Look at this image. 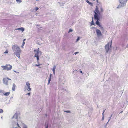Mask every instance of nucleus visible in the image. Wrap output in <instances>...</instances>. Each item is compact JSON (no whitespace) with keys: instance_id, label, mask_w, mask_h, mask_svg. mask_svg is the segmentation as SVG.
<instances>
[{"instance_id":"1a4fd4ad","label":"nucleus","mask_w":128,"mask_h":128,"mask_svg":"<svg viewBox=\"0 0 128 128\" xmlns=\"http://www.w3.org/2000/svg\"><path fill=\"white\" fill-rule=\"evenodd\" d=\"M95 13L98 14H100V12L98 10V8L97 6H96V8L94 12V14H95Z\"/></svg>"},{"instance_id":"9b49d317","label":"nucleus","mask_w":128,"mask_h":128,"mask_svg":"<svg viewBox=\"0 0 128 128\" xmlns=\"http://www.w3.org/2000/svg\"><path fill=\"white\" fill-rule=\"evenodd\" d=\"M100 20H96V24L99 26L100 27L101 26V25L100 24V22H99V21H100Z\"/></svg>"},{"instance_id":"2eb2a0df","label":"nucleus","mask_w":128,"mask_h":128,"mask_svg":"<svg viewBox=\"0 0 128 128\" xmlns=\"http://www.w3.org/2000/svg\"><path fill=\"white\" fill-rule=\"evenodd\" d=\"M45 128H48L49 127V125L48 123L46 122L45 124Z\"/></svg>"},{"instance_id":"680f3d73","label":"nucleus","mask_w":128,"mask_h":128,"mask_svg":"<svg viewBox=\"0 0 128 128\" xmlns=\"http://www.w3.org/2000/svg\"><path fill=\"white\" fill-rule=\"evenodd\" d=\"M38 68H40V66L38 67Z\"/></svg>"},{"instance_id":"f257e3e1","label":"nucleus","mask_w":128,"mask_h":128,"mask_svg":"<svg viewBox=\"0 0 128 128\" xmlns=\"http://www.w3.org/2000/svg\"><path fill=\"white\" fill-rule=\"evenodd\" d=\"M12 49L14 54L20 59L21 52L20 48L16 44L13 45Z\"/></svg>"},{"instance_id":"0eeeda50","label":"nucleus","mask_w":128,"mask_h":128,"mask_svg":"<svg viewBox=\"0 0 128 128\" xmlns=\"http://www.w3.org/2000/svg\"><path fill=\"white\" fill-rule=\"evenodd\" d=\"M100 14L95 13L94 15V18L96 20H100V18L99 15Z\"/></svg>"},{"instance_id":"37998d69","label":"nucleus","mask_w":128,"mask_h":128,"mask_svg":"<svg viewBox=\"0 0 128 128\" xmlns=\"http://www.w3.org/2000/svg\"><path fill=\"white\" fill-rule=\"evenodd\" d=\"M79 53V52H76L74 54H75V55H76L77 54H78Z\"/></svg>"},{"instance_id":"4be33fe9","label":"nucleus","mask_w":128,"mask_h":128,"mask_svg":"<svg viewBox=\"0 0 128 128\" xmlns=\"http://www.w3.org/2000/svg\"><path fill=\"white\" fill-rule=\"evenodd\" d=\"M27 89L30 92L31 91V89L30 88V86L28 87V88Z\"/></svg>"},{"instance_id":"423d86ee","label":"nucleus","mask_w":128,"mask_h":128,"mask_svg":"<svg viewBox=\"0 0 128 128\" xmlns=\"http://www.w3.org/2000/svg\"><path fill=\"white\" fill-rule=\"evenodd\" d=\"M119 2L120 4L124 6L126 4L127 0H119Z\"/></svg>"},{"instance_id":"5fc2aeb1","label":"nucleus","mask_w":128,"mask_h":128,"mask_svg":"<svg viewBox=\"0 0 128 128\" xmlns=\"http://www.w3.org/2000/svg\"><path fill=\"white\" fill-rule=\"evenodd\" d=\"M53 72V74H54V75H55V72L54 71V72Z\"/></svg>"},{"instance_id":"dca6fc26","label":"nucleus","mask_w":128,"mask_h":128,"mask_svg":"<svg viewBox=\"0 0 128 128\" xmlns=\"http://www.w3.org/2000/svg\"><path fill=\"white\" fill-rule=\"evenodd\" d=\"M17 30H21V31H22V32H23L24 30V28H18Z\"/></svg>"},{"instance_id":"052dcab7","label":"nucleus","mask_w":128,"mask_h":128,"mask_svg":"<svg viewBox=\"0 0 128 128\" xmlns=\"http://www.w3.org/2000/svg\"><path fill=\"white\" fill-rule=\"evenodd\" d=\"M2 118H3V117L2 116L1 117V118H2Z\"/></svg>"},{"instance_id":"13d9d810","label":"nucleus","mask_w":128,"mask_h":128,"mask_svg":"<svg viewBox=\"0 0 128 128\" xmlns=\"http://www.w3.org/2000/svg\"><path fill=\"white\" fill-rule=\"evenodd\" d=\"M106 110H104V111H103V112H105V111H106Z\"/></svg>"},{"instance_id":"5701e85b","label":"nucleus","mask_w":128,"mask_h":128,"mask_svg":"<svg viewBox=\"0 0 128 128\" xmlns=\"http://www.w3.org/2000/svg\"><path fill=\"white\" fill-rule=\"evenodd\" d=\"M16 125L17 126L16 127H14L13 128H17L18 127L19 128H20V126L19 124L18 123H17L16 124Z\"/></svg>"},{"instance_id":"cd10ccee","label":"nucleus","mask_w":128,"mask_h":128,"mask_svg":"<svg viewBox=\"0 0 128 128\" xmlns=\"http://www.w3.org/2000/svg\"><path fill=\"white\" fill-rule=\"evenodd\" d=\"M100 12H104V10L102 7H101L100 8Z\"/></svg>"},{"instance_id":"338daca9","label":"nucleus","mask_w":128,"mask_h":128,"mask_svg":"<svg viewBox=\"0 0 128 128\" xmlns=\"http://www.w3.org/2000/svg\"><path fill=\"white\" fill-rule=\"evenodd\" d=\"M121 112H123V111H122Z\"/></svg>"},{"instance_id":"9d476101","label":"nucleus","mask_w":128,"mask_h":128,"mask_svg":"<svg viewBox=\"0 0 128 128\" xmlns=\"http://www.w3.org/2000/svg\"><path fill=\"white\" fill-rule=\"evenodd\" d=\"M34 52H36V53L34 57L36 56H39V51H38V50H34Z\"/></svg>"},{"instance_id":"7ed1b4c3","label":"nucleus","mask_w":128,"mask_h":128,"mask_svg":"<svg viewBox=\"0 0 128 128\" xmlns=\"http://www.w3.org/2000/svg\"><path fill=\"white\" fill-rule=\"evenodd\" d=\"M112 41H111L110 43H108L106 46L105 47L106 53H108L109 52L110 48L112 45Z\"/></svg>"},{"instance_id":"09e8293b","label":"nucleus","mask_w":128,"mask_h":128,"mask_svg":"<svg viewBox=\"0 0 128 128\" xmlns=\"http://www.w3.org/2000/svg\"><path fill=\"white\" fill-rule=\"evenodd\" d=\"M24 46V45H23L22 44V48H23V47Z\"/></svg>"},{"instance_id":"58836bf2","label":"nucleus","mask_w":128,"mask_h":128,"mask_svg":"<svg viewBox=\"0 0 128 128\" xmlns=\"http://www.w3.org/2000/svg\"><path fill=\"white\" fill-rule=\"evenodd\" d=\"M8 53V51L7 50H6V51L4 53V54H7Z\"/></svg>"},{"instance_id":"de8ad7c7","label":"nucleus","mask_w":128,"mask_h":128,"mask_svg":"<svg viewBox=\"0 0 128 128\" xmlns=\"http://www.w3.org/2000/svg\"><path fill=\"white\" fill-rule=\"evenodd\" d=\"M126 48H128V44H127V46L126 47Z\"/></svg>"},{"instance_id":"e2e57ef3","label":"nucleus","mask_w":128,"mask_h":128,"mask_svg":"<svg viewBox=\"0 0 128 128\" xmlns=\"http://www.w3.org/2000/svg\"><path fill=\"white\" fill-rule=\"evenodd\" d=\"M17 108L18 109H19V108Z\"/></svg>"},{"instance_id":"a211bd4d","label":"nucleus","mask_w":128,"mask_h":128,"mask_svg":"<svg viewBox=\"0 0 128 128\" xmlns=\"http://www.w3.org/2000/svg\"><path fill=\"white\" fill-rule=\"evenodd\" d=\"M123 6H123V5H122V4H121V5L120 4L118 6V7H117V8L118 9V8H120L121 7H123Z\"/></svg>"},{"instance_id":"3c124183","label":"nucleus","mask_w":128,"mask_h":128,"mask_svg":"<svg viewBox=\"0 0 128 128\" xmlns=\"http://www.w3.org/2000/svg\"><path fill=\"white\" fill-rule=\"evenodd\" d=\"M80 73H82V74H83L81 70H80Z\"/></svg>"},{"instance_id":"412c9836","label":"nucleus","mask_w":128,"mask_h":128,"mask_svg":"<svg viewBox=\"0 0 128 128\" xmlns=\"http://www.w3.org/2000/svg\"><path fill=\"white\" fill-rule=\"evenodd\" d=\"M51 77H50L48 81V85H49L50 84V82L51 81Z\"/></svg>"},{"instance_id":"ea45409f","label":"nucleus","mask_w":128,"mask_h":128,"mask_svg":"<svg viewBox=\"0 0 128 128\" xmlns=\"http://www.w3.org/2000/svg\"><path fill=\"white\" fill-rule=\"evenodd\" d=\"M100 29L102 30H104V28L101 26L100 27Z\"/></svg>"},{"instance_id":"a18cd8bd","label":"nucleus","mask_w":128,"mask_h":128,"mask_svg":"<svg viewBox=\"0 0 128 128\" xmlns=\"http://www.w3.org/2000/svg\"><path fill=\"white\" fill-rule=\"evenodd\" d=\"M14 72H16V73H19V72H16V71H15V70H14Z\"/></svg>"},{"instance_id":"c756f323","label":"nucleus","mask_w":128,"mask_h":128,"mask_svg":"<svg viewBox=\"0 0 128 128\" xmlns=\"http://www.w3.org/2000/svg\"><path fill=\"white\" fill-rule=\"evenodd\" d=\"M39 9L38 8V7H36L34 9L35 12H36Z\"/></svg>"},{"instance_id":"6e6d98bb","label":"nucleus","mask_w":128,"mask_h":128,"mask_svg":"<svg viewBox=\"0 0 128 128\" xmlns=\"http://www.w3.org/2000/svg\"><path fill=\"white\" fill-rule=\"evenodd\" d=\"M45 116L46 117H47V114H45Z\"/></svg>"},{"instance_id":"4c0bfd02","label":"nucleus","mask_w":128,"mask_h":128,"mask_svg":"<svg viewBox=\"0 0 128 128\" xmlns=\"http://www.w3.org/2000/svg\"><path fill=\"white\" fill-rule=\"evenodd\" d=\"M4 90H0V93H4Z\"/></svg>"},{"instance_id":"f8f14e48","label":"nucleus","mask_w":128,"mask_h":128,"mask_svg":"<svg viewBox=\"0 0 128 128\" xmlns=\"http://www.w3.org/2000/svg\"><path fill=\"white\" fill-rule=\"evenodd\" d=\"M16 86L15 84H14L13 85V86L12 87V90L13 91H15L16 90Z\"/></svg>"},{"instance_id":"69168bd1","label":"nucleus","mask_w":128,"mask_h":128,"mask_svg":"<svg viewBox=\"0 0 128 128\" xmlns=\"http://www.w3.org/2000/svg\"><path fill=\"white\" fill-rule=\"evenodd\" d=\"M2 112H0V113H2Z\"/></svg>"},{"instance_id":"f704fd0d","label":"nucleus","mask_w":128,"mask_h":128,"mask_svg":"<svg viewBox=\"0 0 128 128\" xmlns=\"http://www.w3.org/2000/svg\"><path fill=\"white\" fill-rule=\"evenodd\" d=\"M86 77L88 76L89 75V73H87L86 74Z\"/></svg>"},{"instance_id":"8fccbe9b","label":"nucleus","mask_w":128,"mask_h":128,"mask_svg":"<svg viewBox=\"0 0 128 128\" xmlns=\"http://www.w3.org/2000/svg\"><path fill=\"white\" fill-rule=\"evenodd\" d=\"M64 112H70V111H64Z\"/></svg>"},{"instance_id":"4468645a","label":"nucleus","mask_w":128,"mask_h":128,"mask_svg":"<svg viewBox=\"0 0 128 128\" xmlns=\"http://www.w3.org/2000/svg\"><path fill=\"white\" fill-rule=\"evenodd\" d=\"M10 92H9L4 94V95L6 96H8L9 95Z\"/></svg>"},{"instance_id":"603ef678","label":"nucleus","mask_w":128,"mask_h":128,"mask_svg":"<svg viewBox=\"0 0 128 128\" xmlns=\"http://www.w3.org/2000/svg\"><path fill=\"white\" fill-rule=\"evenodd\" d=\"M52 75L51 74H50V77H51V76H52Z\"/></svg>"},{"instance_id":"b1692460","label":"nucleus","mask_w":128,"mask_h":128,"mask_svg":"<svg viewBox=\"0 0 128 128\" xmlns=\"http://www.w3.org/2000/svg\"><path fill=\"white\" fill-rule=\"evenodd\" d=\"M26 85L28 87L30 86V83L28 82L26 83Z\"/></svg>"},{"instance_id":"393cba45","label":"nucleus","mask_w":128,"mask_h":128,"mask_svg":"<svg viewBox=\"0 0 128 128\" xmlns=\"http://www.w3.org/2000/svg\"><path fill=\"white\" fill-rule=\"evenodd\" d=\"M104 112H103L102 114V120H103L104 119Z\"/></svg>"},{"instance_id":"72a5a7b5","label":"nucleus","mask_w":128,"mask_h":128,"mask_svg":"<svg viewBox=\"0 0 128 128\" xmlns=\"http://www.w3.org/2000/svg\"><path fill=\"white\" fill-rule=\"evenodd\" d=\"M80 39V37H78L77 40H76V42H78Z\"/></svg>"},{"instance_id":"c03bdc74","label":"nucleus","mask_w":128,"mask_h":128,"mask_svg":"<svg viewBox=\"0 0 128 128\" xmlns=\"http://www.w3.org/2000/svg\"><path fill=\"white\" fill-rule=\"evenodd\" d=\"M26 95H28L29 96H30V93H29L27 94H26Z\"/></svg>"},{"instance_id":"aec40b11","label":"nucleus","mask_w":128,"mask_h":128,"mask_svg":"<svg viewBox=\"0 0 128 128\" xmlns=\"http://www.w3.org/2000/svg\"><path fill=\"white\" fill-rule=\"evenodd\" d=\"M17 2L18 3H20L22 2V0H16Z\"/></svg>"},{"instance_id":"6e6552de","label":"nucleus","mask_w":128,"mask_h":128,"mask_svg":"<svg viewBox=\"0 0 128 128\" xmlns=\"http://www.w3.org/2000/svg\"><path fill=\"white\" fill-rule=\"evenodd\" d=\"M97 35L98 36H102V34L100 30L98 29H97L96 30Z\"/></svg>"},{"instance_id":"0e129e2a","label":"nucleus","mask_w":128,"mask_h":128,"mask_svg":"<svg viewBox=\"0 0 128 128\" xmlns=\"http://www.w3.org/2000/svg\"><path fill=\"white\" fill-rule=\"evenodd\" d=\"M91 111H92V110L91 109Z\"/></svg>"},{"instance_id":"f03ea898","label":"nucleus","mask_w":128,"mask_h":128,"mask_svg":"<svg viewBox=\"0 0 128 128\" xmlns=\"http://www.w3.org/2000/svg\"><path fill=\"white\" fill-rule=\"evenodd\" d=\"M2 68H3L2 70H4L8 71L10 70L12 68V66L10 64H6L5 66H2Z\"/></svg>"},{"instance_id":"79ce46f5","label":"nucleus","mask_w":128,"mask_h":128,"mask_svg":"<svg viewBox=\"0 0 128 128\" xmlns=\"http://www.w3.org/2000/svg\"><path fill=\"white\" fill-rule=\"evenodd\" d=\"M3 111H4L0 109V112H3Z\"/></svg>"},{"instance_id":"473e14b6","label":"nucleus","mask_w":128,"mask_h":128,"mask_svg":"<svg viewBox=\"0 0 128 128\" xmlns=\"http://www.w3.org/2000/svg\"><path fill=\"white\" fill-rule=\"evenodd\" d=\"M38 51H39V54H40V55H41V54H42V52H41V51H40L39 50V48H38Z\"/></svg>"},{"instance_id":"e433bc0d","label":"nucleus","mask_w":128,"mask_h":128,"mask_svg":"<svg viewBox=\"0 0 128 128\" xmlns=\"http://www.w3.org/2000/svg\"><path fill=\"white\" fill-rule=\"evenodd\" d=\"M86 2H87V3H88V4L90 3V2L88 0H86Z\"/></svg>"},{"instance_id":"774afa93","label":"nucleus","mask_w":128,"mask_h":128,"mask_svg":"<svg viewBox=\"0 0 128 128\" xmlns=\"http://www.w3.org/2000/svg\"><path fill=\"white\" fill-rule=\"evenodd\" d=\"M95 0H93L94 1H95Z\"/></svg>"},{"instance_id":"6ab92c4d","label":"nucleus","mask_w":128,"mask_h":128,"mask_svg":"<svg viewBox=\"0 0 128 128\" xmlns=\"http://www.w3.org/2000/svg\"><path fill=\"white\" fill-rule=\"evenodd\" d=\"M56 67L55 66H54L53 68L52 69V70L53 72L54 71V72L55 71V70H56Z\"/></svg>"},{"instance_id":"49530a36","label":"nucleus","mask_w":128,"mask_h":128,"mask_svg":"<svg viewBox=\"0 0 128 128\" xmlns=\"http://www.w3.org/2000/svg\"><path fill=\"white\" fill-rule=\"evenodd\" d=\"M25 44V42H23L22 44H23V45H24Z\"/></svg>"},{"instance_id":"4d7b16f0","label":"nucleus","mask_w":128,"mask_h":128,"mask_svg":"<svg viewBox=\"0 0 128 128\" xmlns=\"http://www.w3.org/2000/svg\"><path fill=\"white\" fill-rule=\"evenodd\" d=\"M96 2H98V0H96Z\"/></svg>"},{"instance_id":"c85d7f7f","label":"nucleus","mask_w":128,"mask_h":128,"mask_svg":"<svg viewBox=\"0 0 128 128\" xmlns=\"http://www.w3.org/2000/svg\"><path fill=\"white\" fill-rule=\"evenodd\" d=\"M27 128L28 126L24 124V125L23 128Z\"/></svg>"},{"instance_id":"2f4dec72","label":"nucleus","mask_w":128,"mask_h":128,"mask_svg":"<svg viewBox=\"0 0 128 128\" xmlns=\"http://www.w3.org/2000/svg\"><path fill=\"white\" fill-rule=\"evenodd\" d=\"M73 31V30L72 29H70L69 30V31L68 33H70V32H72Z\"/></svg>"},{"instance_id":"7c9ffc66","label":"nucleus","mask_w":128,"mask_h":128,"mask_svg":"<svg viewBox=\"0 0 128 128\" xmlns=\"http://www.w3.org/2000/svg\"><path fill=\"white\" fill-rule=\"evenodd\" d=\"M112 114L110 116V119H109V120L108 121V122H107V123L106 124V126L107 125V124H108V122H109V121H110V118H112Z\"/></svg>"},{"instance_id":"a19ab883","label":"nucleus","mask_w":128,"mask_h":128,"mask_svg":"<svg viewBox=\"0 0 128 128\" xmlns=\"http://www.w3.org/2000/svg\"><path fill=\"white\" fill-rule=\"evenodd\" d=\"M89 4L91 6H93V4L92 3L90 2V3Z\"/></svg>"},{"instance_id":"39448f33","label":"nucleus","mask_w":128,"mask_h":128,"mask_svg":"<svg viewBox=\"0 0 128 128\" xmlns=\"http://www.w3.org/2000/svg\"><path fill=\"white\" fill-rule=\"evenodd\" d=\"M20 112H16L12 118L13 119L15 118L16 119H17L18 117H20Z\"/></svg>"},{"instance_id":"20e7f679","label":"nucleus","mask_w":128,"mask_h":128,"mask_svg":"<svg viewBox=\"0 0 128 128\" xmlns=\"http://www.w3.org/2000/svg\"><path fill=\"white\" fill-rule=\"evenodd\" d=\"M8 80H10V82H12L11 79L9 78L8 77L4 78L3 80L4 84L6 86L8 85Z\"/></svg>"},{"instance_id":"ddd939ff","label":"nucleus","mask_w":128,"mask_h":128,"mask_svg":"<svg viewBox=\"0 0 128 128\" xmlns=\"http://www.w3.org/2000/svg\"><path fill=\"white\" fill-rule=\"evenodd\" d=\"M58 3L60 4L61 6H64L65 4V2H58Z\"/></svg>"},{"instance_id":"a878e982","label":"nucleus","mask_w":128,"mask_h":128,"mask_svg":"<svg viewBox=\"0 0 128 128\" xmlns=\"http://www.w3.org/2000/svg\"><path fill=\"white\" fill-rule=\"evenodd\" d=\"M36 58H37V60L38 62V63H39V56H36L35 57Z\"/></svg>"},{"instance_id":"864d4df0","label":"nucleus","mask_w":128,"mask_h":128,"mask_svg":"<svg viewBox=\"0 0 128 128\" xmlns=\"http://www.w3.org/2000/svg\"><path fill=\"white\" fill-rule=\"evenodd\" d=\"M26 39H24V40H23V42H25V41H26Z\"/></svg>"},{"instance_id":"bf43d9fd","label":"nucleus","mask_w":128,"mask_h":128,"mask_svg":"<svg viewBox=\"0 0 128 128\" xmlns=\"http://www.w3.org/2000/svg\"><path fill=\"white\" fill-rule=\"evenodd\" d=\"M96 28V27H94V28Z\"/></svg>"},{"instance_id":"bb28decb","label":"nucleus","mask_w":128,"mask_h":128,"mask_svg":"<svg viewBox=\"0 0 128 128\" xmlns=\"http://www.w3.org/2000/svg\"><path fill=\"white\" fill-rule=\"evenodd\" d=\"M77 70L76 69L74 70L72 72V74H74V73H76V72L77 71Z\"/></svg>"},{"instance_id":"f3484780","label":"nucleus","mask_w":128,"mask_h":128,"mask_svg":"<svg viewBox=\"0 0 128 128\" xmlns=\"http://www.w3.org/2000/svg\"><path fill=\"white\" fill-rule=\"evenodd\" d=\"M91 25H94L95 26V24L94 23V20L93 19V20H92V21L91 22Z\"/></svg>"},{"instance_id":"c9c22d12","label":"nucleus","mask_w":128,"mask_h":128,"mask_svg":"<svg viewBox=\"0 0 128 128\" xmlns=\"http://www.w3.org/2000/svg\"><path fill=\"white\" fill-rule=\"evenodd\" d=\"M41 64H39L38 65L36 64H35V66H39L41 65Z\"/></svg>"}]
</instances>
